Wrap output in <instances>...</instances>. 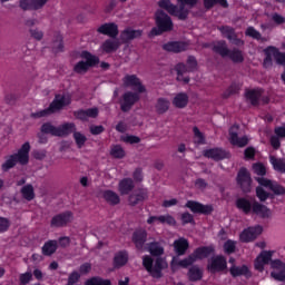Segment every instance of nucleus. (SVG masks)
Segmentation results:
<instances>
[{
	"label": "nucleus",
	"mask_w": 285,
	"mask_h": 285,
	"mask_svg": "<svg viewBox=\"0 0 285 285\" xmlns=\"http://www.w3.org/2000/svg\"><path fill=\"white\" fill-rule=\"evenodd\" d=\"M57 248H59V242L48 240L42 246V255L50 257V255H55V253H57Z\"/></svg>",
	"instance_id": "obj_28"
},
{
	"label": "nucleus",
	"mask_w": 285,
	"mask_h": 285,
	"mask_svg": "<svg viewBox=\"0 0 285 285\" xmlns=\"http://www.w3.org/2000/svg\"><path fill=\"white\" fill-rule=\"evenodd\" d=\"M86 115H87V119H95L97 118V116L99 115V109L97 108H90L85 110Z\"/></svg>",
	"instance_id": "obj_59"
},
{
	"label": "nucleus",
	"mask_w": 285,
	"mask_h": 285,
	"mask_svg": "<svg viewBox=\"0 0 285 285\" xmlns=\"http://www.w3.org/2000/svg\"><path fill=\"white\" fill-rule=\"evenodd\" d=\"M237 183L245 193H248V190H250V174L248 173V170H246V168H242L238 171Z\"/></svg>",
	"instance_id": "obj_18"
},
{
	"label": "nucleus",
	"mask_w": 285,
	"mask_h": 285,
	"mask_svg": "<svg viewBox=\"0 0 285 285\" xmlns=\"http://www.w3.org/2000/svg\"><path fill=\"white\" fill-rule=\"evenodd\" d=\"M141 37V30H134V29H125L120 33L121 41H132V39H139Z\"/></svg>",
	"instance_id": "obj_26"
},
{
	"label": "nucleus",
	"mask_w": 285,
	"mask_h": 285,
	"mask_svg": "<svg viewBox=\"0 0 285 285\" xmlns=\"http://www.w3.org/2000/svg\"><path fill=\"white\" fill-rule=\"evenodd\" d=\"M79 277H81V275H79L78 272H72L69 275L67 285H75V284H77V282H79Z\"/></svg>",
	"instance_id": "obj_54"
},
{
	"label": "nucleus",
	"mask_w": 285,
	"mask_h": 285,
	"mask_svg": "<svg viewBox=\"0 0 285 285\" xmlns=\"http://www.w3.org/2000/svg\"><path fill=\"white\" fill-rule=\"evenodd\" d=\"M142 92H132V91H127L122 95V101L120 104V110H122V112H129V110L132 109V106H135L137 104V101H139L141 99V95Z\"/></svg>",
	"instance_id": "obj_9"
},
{
	"label": "nucleus",
	"mask_w": 285,
	"mask_h": 285,
	"mask_svg": "<svg viewBox=\"0 0 285 285\" xmlns=\"http://www.w3.org/2000/svg\"><path fill=\"white\" fill-rule=\"evenodd\" d=\"M70 101H71L70 95H67V94L56 95L53 101L50 104V106L47 109L31 114V116L35 117V119H41V117H48V115L58 112V110H61L62 108H65V106H70Z\"/></svg>",
	"instance_id": "obj_4"
},
{
	"label": "nucleus",
	"mask_w": 285,
	"mask_h": 285,
	"mask_svg": "<svg viewBox=\"0 0 285 285\" xmlns=\"http://www.w3.org/2000/svg\"><path fill=\"white\" fill-rule=\"evenodd\" d=\"M147 250L153 255L154 257H159L164 255V246L159 244L158 242H153L147 245Z\"/></svg>",
	"instance_id": "obj_34"
},
{
	"label": "nucleus",
	"mask_w": 285,
	"mask_h": 285,
	"mask_svg": "<svg viewBox=\"0 0 285 285\" xmlns=\"http://www.w3.org/2000/svg\"><path fill=\"white\" fill-rule=\"evenodd\" d=\"M75 219V214L72 212H63L52 217L51 219V228H63L68 224H72Z\"/></svg>",
	"instance_id": "obj_12"
},
{
	"label": "nucleus",
	"mask_w": 285,
	"mask_h": 285,
	"mask_svg": "<svg viewBox=\"0 0 285 285\" xmlns=\"http://www.w3.org/2000/svg\"><path fill=\"white\" fill-rule=\"evenodd\" d=\"M273 250H263L254 261V268L258 273H264L267 264H271L272 277L277 282H284L285 279V263L279 259H273Z\"/></svg>",
	"instance_id": "obj_1"
},
{
	"label": "nucleus",
	"mask_w": 285,
	"mask_h": 285,
	"mask_svg": "<svg viewBox=\"0 0 285 285\" xmlns=\"http://www.w3.org/2000/svg\"><path fill=\"white\" fill-rule=\"evenodd\" d=\"M122 83L126 88H132L136 92H146V87L141 80L135 75H127L122 78Z\"/></svg>",
	"instance_id": "obj_15"
},
{
	"label": "nucleus",
	"mask_w": 285,
	"mask_h": 285,
	"mask_svg": "<svg viewBox=\"0 0 285 285\" xmlns=\"http://www.w3.org/2000/svg\"><path fill=\"white\" fill-rule=\"evenodd\" d=\"M30 161V142H24L17 154H12L7 157L6 161L2 164L1 169L3 173L14 168L17 164L20 166H26Z\"/></svg>",
	"instance_id": "obj_2"
},
{
	"label": "nucleus",
	"mask_w": 285,
	"mask_h": 285,
	"mask_svg": "<svg viewBox=\"0 0 285 285\" xmlns=\"http://www.w3.org/2000/svg\"><path fill=\"white\" fill-rule=\"evenodd\" d=\"M171 104L175 108H186L188 106V95L184 92L177 94Z\"/></svg>",
	"instance_id": "obj_30"
},
{
	"label": "nucleus",
	"mask_w": 285,
	"mask_h": 285,
	"mask_svg": "<svg viewBox=\"0 0 285 285\" xmlns=\"http://www.w3.org/2000/svg\"><path fill=\"white\" fill-rule=\"evenodd\" d=\"M52 51L53 52H63V38L61 36H57L52 41Z\"/></svg>",
	"instance_id": "obj_44"
},
{
	"label": "nucleus",
	"mask_w": 285,
	"mask_h": 285,
	"mask_svg": "<svg viewBox=\"0 0 285 285\" xmlns=\"http://www.w3.org/2000/svg\"><path fill=\"white\" fill-rule=\"evenodd\" d=\"M187 67L189 69V71L193 72V70H197V59H195V57L189 56L187 58Z\"/></svg>",
	"instance_id": "obj_53"
},
{
	"label": "nucleus",
	"mask_w": 285,
	"mask_h": 285,
	"mask_svg": "<svg viewBox=\"0 0 285 285\" xmlns=\"http://www.w3.org/2000/svg\"><path fill=\"white\" fill-rule=\"evenodd\" d=\"M235 242L227 240L224 245V249L226 253H235Z\"/></svg>",
	"instance_id": "obj_60"
},
{
	"label": "nucleus",
	"mask_w": 285,
	"mask_h": 285,
	"mask_svg": "<svg viewBox=\"0 0 285 285\" xmlns=\"http://www.w3.org/2000/svg\"><path fill=\"white\" fill-rule=\"evenodd\" d=\"M75 130H77L75 122H65L58 126V137H68V135H72Z\"/></svg>",
	"instance_id": "obj_24"
},
{
	"label": "nucleus",
	"mask_w": 285,
	"mask_h": 285,
	"mask_svg": "<svg viewBox=\"0 0 285 285\" xmlns=\"http://www.w3.org/2000/svg\"><path fill=\"white\" fill-rule=\"evenodd\" d=\"M41 132L45 135H51L52 137H58V127H55L52 124L47 122L41 126Z\"/></svg>",
	"instance_id": "obj_42"
},
{
	"label": "nucleus",
	"mask_w": 285,
	"mask_h": 285,
	"mask_svg": "<svg viewBox=\"0 0 285 285\" xmlns=\"http://www.w3.org/2000/svg\"><path fill=\"white\" fill-rule=\"evenodd\" d=\"M195 256L191 254L187 258L179 261L177 263L178 266H181L183 268H188V266H193L195 264Z\"/></svg>",
	"instance_id": "obj_49"
},
{
	"label": "nucleus",
	"mask_w": 285,
	"mask_h": 285,
	"mask_svg": "<svg viewBox=\"0 0 285 285\" xmlns=\"http://www.w3.org/2000/svg\"><path fill=\"white\" fill-rule=\"evenodd\" d=\"M195 188H197L198 190H206V188H208V183H206V180H204L203 178H198L195 181Z\"/></svg>",
	"instance_id": "obj_55"
},
{
	"label": "nucleus",
	"mask_w": 285,
	"mask_h": 285,
	"mask_svg": "<svg viewBox=\"0 0 285 285\" xmlns=\"http://www.w3.org/2000/svg\"><path fill=\"white\" fill-rule=\"evenodd\" d=\"M81 57L85 59V61L81 60L73 67L75 72L78 75H86V72H88L92 66H97V63H99V58L88 51H83Z\"/></svg>",
	"instance_id": "obj_8"
},
{
	"label": "nucleus",
	"mask_w": 285,
	"mask_h": 285,
	"mask_svg": "<svg viewBox=\"0 0 285 285\" xmlns=\"http://www.w3.org/2000/svg\"><path fill=\"white\" fill-rule=\"evenodd\" d=\"M33 1V10H41L43 6L48 3V0H32Z\"/></svg>",
	"instance_id": "obj_61"
},
{
	"label": "nucleus",
	"mask_w": 285,
	"mask_h": 285,
	"mask_svg": "<svg viewBox=\"0 0 285 285\" xmlns=\"http://www.w3.org/2000/svg\"><path fill=\"white\" fill-rule=\"evenodd\" d=\"M167 52H185L188 50V43L186 42H168L163 46Z\"/></svg>",
	"instance_id": "obj_23"
},
{
	"label": "nucleus",
	"mask_w": 285,
	"mask_h": 285,
	"mask_svg": "<svg viewBox=\"0 0 285 285\" xmlns=\"http://www.w3.org/2000/svg\"><path fill=\"white\" fill-rule=\"evenodd\" d=\"M114 264L117 268H121V266H126L128 264V253L126 252H118L115 255Z\"/></svg>",
	"instance_id": "obj_37"
},
{
	"label": "nucleus",
	"mask_w": 285,
	"mask_h": 285,
	"mask_svg": "<svg viewBox=\"0 0 285 285\" xmlns=\"http://www.w3.org/2000/svg\"><path fill=\"white\" fill-rule=\"evenodd\" d=\"M269 161L274 170H277V173H285V163L283 159L276 158L275 156H271Z\"/></svg>",
	"instance_id": "obj_38"
},
{
	"label": "nucleus",
	"mask_w": 285,
	"mask_h": 285,
	"mask_svg": "<svg viewBox=\"0 0 285 285\" xmlns=\"http://www.w3.org/2000/svg\"><path fill=\"white\" fill-rule=\"evenodd\" d=\"M146 237H148V234L145 229H139L134 233L132 242L138 250L144 249V244H146Z\"/></svg>",
	"instance_id": "obj_21"
},
{
	"label": "nucleus",
	"mask_w": 285,
	"mask_h": 285,
	"mask_svg": "<svg viewBox=\"0 0 285 285\" xmlns=\"http://www.w3.org/2000/svg\"><path fill=\"white\" fill-rule=\"evenodd\" d=\"M230 275H233V277H239V275H244L245 277H250V269L248 268V266H233L229 269Z\"/></svg>",
	"instance_id": "obj_36"
},
{
	"label": "nucleus",
	"mask_w": 285,
	"mask_h": 285,
	"mask_svg": "<svg viewBox=\"0 0 285 285\" xmlns=\"http://www.w3.org/2000/svg\"><path fill=\"white\" fill-rule=\"evenodd\" d=\"M156 26L157 28L150 31L151 37H159L163 32H170V30H173V20L164 11H157Z\"/></svg>",
	"instance_id": "obj_6"
},
{
	"label": "nucleus",
	"mask_w": 285,
	"mask_h": 285,
	"mask_svg": "<svg viewBox=\"0 0 285 285\" xmlns=\"http://www.w3.org/2000/svg\"><path fill=\"white\" fill-rule=\"evenodd\" d=\"M20 8L22 10H35V4L32 0H20Z\"/></svg>",
	"instance_id": "obj_51"
},
{
	"label": "nucleus",
	"mask_w": 285,
	"mask_h": 285,
	"mask_svg": "<svg viewBox=\"0 0 285 285\" xmlns=\"http://www.w3.org/2000/svg\"><path fill=\"white\" fill-rule=\"evenodd\" d=\"M135 188V183L130 178H124L119 181L118 190L122 195H128Z\"/></svg>",
	"instance_id": "obj_27"
},
{
	"label": "nucleus",
	"mask_w": 285,
	"mask_h": 285,
	"mask_svg": "<svg viewBox=\"0 0 285 285\" xmlns=\"http://www.w3.org/2000/svg\"><path fill=\"white\" fill-rule=\"evenodd\" d=\"M193 132H194V144L196 146H202L206 144V137L204 136V132L199 130V128L194 127Z\"/></svg>",
	"instance_id": "obj_40"
},
{
	"label": "nucleus",
	"mask_w": 285,
	"mask_h": 285,
	"mask_svg": "<svg viewBox=\"0 0 285 285\" xmlns=\"http://www.w3.org/2000/svg\"><path fill=\"white\" fill-rule=\"evenodd\" d=\"M21 193L22 197L28 202H32V199H35V188L32 187V185H27L22 187Z\"/></svg>",
	"instance_id": "obj_43"
},
{
	"label": "nucleus",
	"mask_w": 285,
	"mask_h": 285,
	"mask_svg": "<svg viewBox=\"0 0 285 285\" xmlns=\"http://www.w3.org/2000/svg\"><path fill=\"white\" fill-rule=\"evenodd\" d=\"M159 224H167L168 226H175L177 224V220H175V217L170 215H160L159 218Z\"/></svg>",
	"instance_id": "obj_47"
},
{
	"label": "nucleus",
	"mask_w": 285,
	"mask_h": 285,
	"mask_svg": "<svg viewBox=\"0 0 285 285\" xmlns=\"http://www.w3.org/2000/svg\"><path fill=\"white\" fill-rule=\"evenodd\" d=\"M262 233H264V228L259 225L248 227L240 233L239 239L240 242L248 244V242H255V239L258 238Z\"/></svg>",
	"instance_id": "obj_13"
},
{
	"label": "nucleus",
	"mask_w": 285,
	"mask_h": 285,
	"mask_svg": "<svg viewBox=\"0 0 285 285\" xmlns=\"http://www.w3.org/2000/svg\"><path fill=\"white\" fill-rule=\"evenodd\" d=\"M188 277L190 282H199L203 277V272L198 266H193L189 268Z\"/></svg>",
	"instance_id": "obj_39"
},
{
	"label": "nucleus",
	"mask_w": 285,
	"mask_h": 285,
	"mask_svg": "<svg viewBox=\"0 0 285 285\" xmlns=\"http://www.w3.org/2000/svg\"><path fill=\"white\" fill-rule=\"evenodd\" d=\"M159 8H163L164 10H167L169 14L173 17H178V19H186L188 17V11L184 10V7L178 8L177 6H174L170 0H160L158 2Z\"/></svg>",
	"instance_id": "obj_10"
},
{
	"label": "nucleus",
	"mask_w": 285,
	"mask_h": 285,
	"mask_svg": "<svg viewBox=\"0 0 285 285\" xmlns=\"http://www.w3.org/2000/svg\"><path fill=\"white\" fill-rule=\"evenodd\" d=\"M98 32L100 35H107V37H111V39H115V37L119 35V28L115 23H105L98 28Z\"/></svg>",
	"instance_id": "obj_19"
},
{
	"label": "nucleus",
	"mask_w": 285,
	"mask_h": 285,
	"mask_svg": "<svg viewBox=\"0 0 285 285\" xmlns=\"http://www.w3.org/2000/svg\"><path fill=\"white\" fill-rule=\"evenodd\" d=\"M246 36L252 37L253 39H257V40H259L262 38L259 32L257 30H255V28H252V27L247 28Z\"/></svg>",
	"instance_id": "obj_56"
},
{
	"label": "nucleus",
	"mask_w": 285,
	"mask_h": 285,
	"mask_svg": "<svg viewBox=\"0 0 285 285\" xmlns=\"http://www.w3.org/2000/svg\"><path fill=\"white\" fill-rule=\"evenodd\" d=\"M256 181L259 184V187L256 188V196L261 202L268 199L267 190H272L275 195H285V188L282 185L275 184L267 178H256Z\"/></svg>",
	"instance_id": "obj_3"
},
{
	"label": "nucleus",
	"mask_w": 285,
	"mask_h": 285,
	"mask_svg": "<svg viewBox=\"0 0 285 285\" xmlns=\"http://www.w3.org/2000/svg\"><path fill=\"white\" fill-rule=\"evenodd\" d=\"M197 262V259H204L206 257H210L213 255L212 247H199L191 254Z\"/></svg>",
	"instance_id": "obj_35"
},
{
	"label": "nucleus",
	"mask_w": 285,
	"mask_h": 285,
	"mask_svg": "<svg viewBox=\"0 0 285 285\" xmlns=\"http://www.w3.org/2000/svg\"><path fill=\"white\" fill-rule=\"evenodd\" d=\"M190 245L188 244V240L186 238H179L174 242V250L179 256L186 255V252L188 250V247Z\"/></svg>",
	"instance_id": "obj_25"
},
{
	"label": "nucleus",
	"mask_w": 285,
	"mask_h": 285,
	"mask_svg": "<svg viewBox=\"0 0 285 285\" xmlns=\"http://www.w3.org/2000/svg\"><path fill=\"white\" fill-rule=\"evenodd\" d=\"M145 199H148V191H146V189H138L129 196L128 202L130 206H137V204L145 202Z\"/></svg>",
	"instance_id": "obj_20"
},
{
	"label": "nucleus",
	"mask_w": 285,
	"mask_h": 285,
	"mask_svg": "<svg viewBox=\"0 0 285 285\" xmlns=\"http://www.w3.org/2000/svg\"><path fill=\"white\" fill-rule=\"evenodd\" d=\"M73 139L78 148H81L86 144V141H88V138H86V136L79 131H73Z\"/></svg>",
	"instance_id": "obj_45"
},
{
	"label": "nucleus",
	"mask_w": 285,
	"mask_h": 285,
	"mask_svg": "<svg viewBox=\"0 0 285 285\" xmlns=\"http://www.w3.org/2000/svg\"><path fill=\"white\" fill-rule=\"evenodd\" d=\"M253 170L255 175H259L261 177H264V175H266V166H264L262 163L254 164Z\"/></svg>",
	"instance_id": "obj_50"
},
{
	"label": "nucleus",
	"mask_w": 285,
	"mask_h": 285,
	"mask_svg": "<svg viewBox=\"0 0 285 285\" xmlns=\"http://www.w3.org/2000/svg\"><path fill=\"white\" fill-rule=\"evenodd\" d=\"M86 285H110V281L101 277H92L91 279L87 281Z\"/></svg>",
	"instance_id": "obj_48"
},
{
	"label": "nucleus",
	"mask_w": 285,
	"mask_h": 285,
	"mask_svg": "<svg viewBox=\"0 0 285 285\" xmlns=\"http://www.w3.org/2000/svg\"><path fill=\"white\" fill-rule=\"evenodd\" d=\"M10 228V220L8 218L0 217V233H6Z\"/></svg>",
	"instance_id": "obj_58"
},
{
	"label": "nucleus",
	"mask_w": 285,
	"mask_h": 285,
	"mask_svg": "<svg viewBox=\"0 0 285 285\" xmlns=\"http://www.w3.org/2000/svg\"><path fill=\"white\" fill-rule=\"evenodd\" d=\"M186 207L189 208L191 213H202L203 215H209V213H213V206L203 205L195 200H188L186 203Z\"/></svg>",
	"instance_id": "obj_17"
},
{
	"label": "nucleus",
	"mask_w": 285,
	"mask_h": 285,
	"mask_svg": "<svg viewBox=\"0 0 285 285\" xmlns=\"http://www.w3.org/2000/svg\"><path fill=\"white\" fill-rule=\"evenodd\" d=\"M104 199L107 202V204H110L111 206H117L121 202L119 198V194L112 191V190H105L102 193Z\"/></svg>",
	"instance_id": "obj_31"
},
{
	"label": "nucleus",
	"mask_w": 285,
	"mask_h": 285,
	"mask_svg": "<svg viewBox=\"0 0 285 285\" xmlns=\"http://www.w3.org/2000/svg\"><path fill=\"white\" fill-rule=\"evenodd\" d=\"M215 271L216 273L219 271H226V258H224V256H217L215 258Z\"/></svg>",
	"instance_id": "obj_46"
},
{
	"label": "nucleus",
	"mask_w": 285,
	"mask_h": 285,
	"mask_svg": "<svg viewBox=\"0 0 285 285\" xmlns=\"http://www.w3.org/2000/svg\"><path fill=\"white\" fill-rule=\"evenodd\" d=\"M245 97L247 101H250L253 106H257L259 98L262 97L261 89H250L245 92Z\"/></svg>",
	"instance_id": "obj_33"
},
{
	"label": "nucleus",
	"mask_w": 285,
	"mask_h": 285,
	"mask_svg": "<svg viewBox=\"0 0 285 285\" xmlns=\"http://www.w3.org/2000/svg\"><path fill=\"white\" fill-rule=\"evenodd\" d=\"M176 72H177V81H184V83H188V81H190V78L188 77H184V75H186V72H190V69H188V67L184 63H178L175 68Z\"/></svg>",
	"instance_id": "obj_29"
},
{
	"label": "nucleus",
	"mask_w": 285,
	"mask_h": 285,
	"mask_svg": "<svg viewBox=\"0 0 285 285\" xmlns=\"http://www.w3.org/2000/svg\"><path fill=\"white\" fill-rule=\"evenodd\" d=\"M238 132H239V126L237 125L232 126L229 129V141L233 146H237L238 148H244V146L248 145L249 139L246 136H243V137L237 136Z\"/></svg>",
	"instance_id": "obj_14"
},
{
	"label": "nucleus",
	"mask_w": 285,
	"mask_h": 285,
	"mask_svg": "<svg viewBox=\"0 0 285 285\" xmlns=\"http://www.w3.org/2000/svg\"><path fill=\"white\" fill-rule=\"evenodd\" d=\"M30 35L37 41H41V39H43V31L39 29H30Z\"/></svg>",
	"instance_id": "obj_57"
},
{
	"label": "nucleus",
	"mask_w": 285,
	"mask_h": 285,
	"mask_svg": "<svg viewBox=\"0 0 285 285\" xmlns=\"http://www.w3.org/2000/svg\"><path fill=\"white\" fill-rule=\"evenodd\" d=\"M228 157V154L224 151L223 149H216L215 150V159H226Z\"/></svg>",
	"instance_id": "obj_63"
},
{
	"label": "nucleus",
	"mask_w": 285,
	"mask_h": 285,
	"mask_svg": "<svg viewBox=\"0 0 285 285\" xmlns=\"http://www.w3.org/2000/svg\"><path fill=\"white\" fill-rule=\"evenodd\" d=\"M142 265L146 268V271L151 275V277L159 279V277H161V271H164L166 263L161 258L153 261V257L144 256Z\"/></svg>",
	"instance_id": "obj_7"
},
{
	"label": "nucleus",
	"mask_w": 285,
	"mask_h": 285,
	"mask_svg": "<svg viewBox=\"0 0 285 285\" xmlns=\"http://www.w3.org/2000/svg\"><path fill=\"white\" fill-rule=\"evenodd\" d=\"M220 31L223 32V35H225L227 37V39H233V36L235 35L233 29H230L228 27H223L220 29Z\"/></svg>",
	"instance_id": "obj_64"
},
{
	"label": "nucleus",
	"mask_w": 285,
	"mask_h": 285,
	"mask_svg": "<svg viewBox=\"0 0 285 285\" xmlns=\"http://www.w3.org/2000/svg\"><path fill=\"white\" fill-rule=\"evenodd\" d=\"M121 139L125 141V144H139V141H141L140 137L129 135L124 136Z\"/></svg>",
	"instance_id": "obj_52"
},
{
	"label": "nucleus",
	"mask_w": 285,
	"mask_h": 285,
	"mask_svg": "<svg viewBox=\"0 0 285 285\" xmlns=\"http://www.w3.org/2000/svg\"><path fill=\"white\" fill-rule=\"evenodd\" d=\"M32 279V273L27 272L20 276L21 284H28Z\"/></svg>",
	"instance_id": "obj_62"
},
{
	"label": "nucleus",
	"mask_w": 285,
	"mask_h": 285,
	"mask_svg": "<svg viewBox=\"0 0 285 285\" xmlns=\"http://www.w3.org/2000/svg\"><path fill=\"white\" fill-rule=\"evenodd\" d=\"M170 108V100L166 98H158L155 109L158 115H164L165 112H168Z\"/></svg>",
	"instance_id": "obj_32"
},
{
	"label": "nucleus",
	"mask_w": 285,
	"mask_h": 285,
	"mask_svg": "<svg viewBox=\"0 0 285 285\" xmlns=\"http://www.w3.org/2000/svg\"><path fill=\"white\" fill-rule=\"evenodd\" d=\"M110 155L111 157H115V159H124V157H126V151L122 146L114 145L111 146Z\"/></svg>",
	"instance_id": "obj_41"
},
{
	"label": "nucleus",
	"mask_w": 285,
	"mask_h": 285,
	"mask_svg": "<svg viewBox=\"0 0 285 285\" xmlns=\"http://www.w3.org/2000/svg\"><path fill=\"white\" fill-rule=\"evenodd\" d=\"M265 56H266L264 60L265 68H268V66L273 63V59L274 61L281 63L282 66H285V55L281 53L277 50V48L268 47L267 49H265Z\"/></svg>",
	"instance_id": "obj_11"
},
{
	"label": "nucleus",
	"mask_w": 285,
	"mask_h": 285,
	"mask_svg": "<svg viewBox=\"0 0 285 285\" xmlns=\"http://www.w3.org/2000/svg\"><path fill=\"white\" fill-rule=\"evenodd\" d=\"M236 206L237 209L245 213V215H248V213H254V215H258L259 217H271V209L257 202L250 203L248 199L239 198L236 202Z\"/></svg>",
	"instance_id": "obj_5"
},
{
	"label": "nucleus",
	"mask_w": 285,
	"mask_h": 285,
	"mask_svg": "<svg viewBox=\"0 0 285 285\" xmlns=\"http://www.w3.org/2000/svg\"><path fill=\"white\" fill-rule=\"evenodd\" d=\"M216 52H219L222 57H229V59H232V61H234L235 63L244 61V55L239 50L229 51L226 47H222L217 48Z\"/></svg>",
	"instance_id": "obj_16"
},
{
	"label": "nucleus",
	"mask_w": 285,
	"mask_h": 285,
	"mask_svg": "<svg viewBox=\"0 0 285 285\" xmlns=\"http://www.w3.org/2000/svg\"><path fill=\"white\" fill-rule=\"evenodd\" d=\"M119 40L107 39L100 46V50H102V52H106L107 55H110V52H117V50H119Z\"/></svg>",
	"instance_id": "obj_22"
}]
</instances>
